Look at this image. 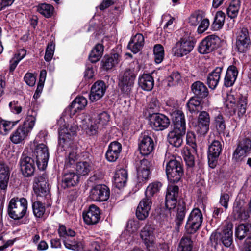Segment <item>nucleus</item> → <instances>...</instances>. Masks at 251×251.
<instances>
[{"label": "nucleus", "instance_id": "nucleus-24", "mask_svg": "<svg viewBox=\"0 0 251 251\" xmlns=\"http://www.w3.org/2000/svg\"><path fill=\"white\" fill-rule=\"evenodd\" d=\"M79 182V176L74 172H64L62 176L61 187L64 189L74 187Z\"/></svg>", "mask_w": 251, "mask_h": 251}, {"label": "nucleus", "instance_id": "nucleus-6", "mask_svg": "<svg viewBox=\"0 0 251 251\" xmlns=\"http://www.w3.org/2000/svg\"><path fill=\"white\" fill-rule=\"evenodd\" d=\"M31 155L39 170L46 169L49 158L48 148L46 145L42 143L37 145L32 149Z\"/></svg>", "mask_w": 251, "mask_h": 251}, {"label": "nucleus", "instance_id": "nucleus-42", "mask_svg": "<svg viewBox=\"0 0 251 251\" xmlns=\"http://www.w3.org/2000/svg\"><path fill=\"white\" fill-rule=\"evenodd\" d=\"M225 20V14L222 11L217 12L214 17V21L212 24V28L217 31L222 28Z\"/></svg>", "mask_w": 251, "mask_h": 251}, {"label": "nucleus", "instance_id": "nucleus-8", "mask_svg": "<svg viewBox=\"0 0 251 251\" xmlns=\"http://www.w3.org/2000/svg\"><path fill=\"white\" fill-rule=\"evenodd\" d=\"M236 46L237 50L244 53L250 48L251 40L248 29L245 27L240 28L236 33Z\"/></svg>", "mask_w": 251, "mask_h": 251}, {"label": "nucleus", "instance_id": "nucleus-7", "mask_svg": "<svg viewBox=\"0 0 251 251\" xmlns=\"http://www.w3.org/2000/svg\"><path fill=\"white\" fill-rule=\"evenodd\" d=\"M203 216L201 210L198 208L194 209L190 213L185 225V229L188 234L195 233L201 227L202 223Z\"/></svg>", "mask_w": 251, "mask_h": 251}, {"label": "nucleus", "instance_id": "nucleus-27", "mask_svg": "<svg viewBox=\"0 0 251 251\" xmlns=\"http://www.w3.org/2000/svg\"><path fill=\"white\" fill-rule=\"evenodd\" d=\"M10 170L8 165L0 161V188L5 191L9 179Z\"/></svg>", "mask_w": 251, "mask_h": 251}, {"label": "nucleus", "instance_id": "nucleus-21", "mask_svg": "<svg viewBox=\"0 0 251 251\" xmlns=\"http://www.w3.org/2000/svg\"><path fill=\"white\" fill-rule=\"evenodd\" d=\"M122 149V145L117 141L110 143L105 153V157L109 162H115L119 158Z\"/></svg>", "mask_w": 251, "mask_h": 251}, {"label": "nucleus", "instance_id": "nucleus-60", "mask_svg": "<svg viewBox=\"0 0 251 251\" xmlns=\"http://www.w3.org/2000/svg\"><path fill=\"white\" fill-rule=\"evenodd\" d=\"M222 232L215 231L212 233L209 240L212 246L216 247L218 245H221Z\"/></svg>", "mask_w": 251, "mask_h": 251}, {"label": "nucleus", "instance_id": "nucleus-59", "mask_svg": "<svg viewBox=\"0 0 251 251\" xmlns=\"http://www.w3.org/2000/svg\"><path fill=\"white\" fill-rule=\"evenodd\" d=\"M78 157L76 152L74 151H70L66 159L65 166L66 168H70L72 165H75Z\"/></svg>", "mask_w": 251, "mask_h": 251}, {"label": "nucleus", "instance_id": "nucleus-39", "mask_svg": "<svg viewBox=\"0 0 251 251\" xmlns=\"http://www.w3.org/2000/svg\"><path fill=\"white\" fill-rule=\"evenodd\" d=\"M119 60V55L118 53H114L111 56H105L101 62L103 68L108 70L117 64Z\"/></svg>", "mask_w": 251, "mask_h": 251}, {"label": "nucleus", "instance_id": "nucleus-52", "mask_svg": "<svg viewBox=\"0 0 251 251\" xmlns=\"http://www.w3.org/2000/svg\"><path fill=\"white\" fill-rule=\"evenodd\" d=\"M152 230L151 225L146 224L140 233L141 238L144 243L149 242L152 239Z\"/></svg>", "mask_w": 251, "mask_h": 251}, {"label": "nucleus", "instance_id": "nucleus-45", "mask_svg": "<svg viewBox=\"0 0 251 251\" xmlns=\"http://www.w3.org/2000/svg\"><path fill=\"white\" fill-rule=\"evenodd\" d=\"M215 126L216 131H217L219 135L222 134L224 136L226 134V133L225 132V130L226 129L225 120L222 115L219 114L217 116L215 117Z\"/></svg>", "mask_w": 251, "mask_h": 251}, {"label": "nucleus", "instance_id": "nucleus-44", "mask_svg": "<svg viewBox=\"0 0 251 251\" xmlns=\"http://www.w3.org/2000/svg\"><path fill=\"white\" fill-rule=\"evenodd\" d=\"M240 3L239 0H232L227 9V14L229 17L233 19L237 17L240 9Z\"/></svg>", "mask_w": 251, "mask_h": 251}, {"label": "nucleus", "instance_id": "nucleus-5", "mask_svg": "<svg viewBox=\"0 0 251 251\" xmlns=\"http://www.w3.org/2000/svg\"><path fill=\"white\" fill-rule=\"evenodd\" d=\"M27 201L24 198L12 199L8 205V212L10 217L15 220L22 219L26 214Z\"/></svg>", "mask_w": 251, "mask_h": 251}, {"label": "nucleus", "instance_id": "nucleus-62", "mask_svg": "<svg viewBox=\"0 0 251 251\" xmlns=\"http://www.w3.org/2000/svg\"><path fill=\"white\" fill-rule=\"evenodd\" d=\"M22 52H23V54H22V56L19 58H18V57L20 55V53H18L15 55L14 57H13L10 61V71L13 72L15 69L16 68V66H17L18 63L19 61L22 59L24 56L25 55V50H22Z\"/></svg>", "mask_w": 251, "mask_h": 251}, {"label": "nucleus", "instance_id": "nucleus-14", "mask_svg": "<svg viewBox=\"0 0 251 251\" xmlns=\"http://www.w3.org/2000/svg\"><path fill=\"white\" fill-rule=\"evenodd\" d=\"M221 151V143L218 140H214L208 148L207 157L209 167L212 168L216 167Z\"/></svg>", "mask_w": 251, "mask_h": 251}, {"label": "nucleus", "instance_id": "nucleus-49", "mask_svg": "<svg viewBox=\"0 0 251 251\" xmlns=\"http://www.w3.org/2000/svg\"><path fill=\"white\" fill-rule=\"evenodd\" d=\"M138 182L141 184L146 183L150 178L151 174V169H137Z\"/></svg>", "mask_w": 251, "mask_h": 251}, {"label": "nucleus", "instance_id": "nucleus-47", "mask_svg": "<svg viewBox=\"0 0 251 251\" xmlns=\"http://www.w3.org/2000/svg\"><path fill=\"white\" fill-rule=\"evenodd\" d=\"M136 76V75L134 73V71L130 69H128L124 72L121 76H120L119 80L134 85Z\"/></svg>", "mask_w": 251, "mask_h": 251}, {"label": "nucleus", "instance_id": "nucleus-15", "mask_svg": "<svg viewBox=\"0 0 251 251\" xmlns=\"http://www.w3.org/2000/svg\"><path fill=\"white\" fill-rule=\"evenodd\" d=\"M35 160L31 156L23 155L20 161L21 171L25 177L33 175L35 170Z\"/></svg>", "mask_w": 251, "mask_h": 251}, {"label": "nucleus", "instance_id": "nucleus-26", "mask_svg": "<svg viewBox=\"0 0 251 251\" xmlns=\"http://www.w3.org/2000/svg\"><path fill=\"white\" fill-rule=\"evenodd\" d=\"M29 132L26 127L20 125L10 135V140L15 144H19L26 138Z\"/></svg>", "mask_w": 251, "mask_h": 251}, {"label": "nucleus", "instance_id": "nucleus-40", "mask_svg": "<svg viewBox=\"0 0 251 251\" xmlns=\"http://www.w3.org/2000/svg\"><path fill=\"white\" fill-rule=\"evenodd\" d=\"M103 52V46L102 44H98L91 50L89 59L92 63L98 62L101 57Z\"/></svg>", "mask_w": 251, "mask_h": 251}, {"label": "nucleus", "instance_id": "nucleus-3", "mask_svg": "<svg viewBox=\"0 0 251 251\" xmlns=\"http://www.w3.org/2000/svg\"><path fill=\"white\" fill-rule=\"evenodd\" d=\"M162 184L155 181L150 183L145 192V197L140 201L136 211L137 218L140 220L146 219L149 216L152 205V198L159 192Z\"/></svg>", "mask_w": 251, "mask_h": 251}, {"label": "nucleus", "instance_id": "nucleus-18", "mask_svg": "<svg viewBox=\"0 0 251 251\" xmlns=\"http://www.w3.org/2000/svg\"><path fill=\"white\" fill-rule=\"evenodd\" d=\"M194 45L195 42L192 41L183 39L177 42L173 49L174 54L178 57L183 56L192 50Z\"/></svg>", "mask_w": 251, "mask_h": 251}, {"label": "nucleus", "instance_id": "nucleus-19", "mask_svg": "<svg viewBox=\"0 0 251 251\" xmlns=\"http://www.w3.org/2000/svg\"><path fill=\"white\" fill-rule=\"evenodd\" d=\"M210 116L204 111H201L198 118V123L196 126V131L201 135H205L209 129Z\"/></svg>", "mask_w": 251, "mask_h": 251}, {"label": "nucleus", "instance_id": "nucleus-57", "mask_svg": "<svg viewBox=\"0 0 251 251\" xmlns=\"http://www.w3.org/2000/svg\"><path fill=\"white\" fill-rule=\"evenodd\" d=\"M186 142L189 145L193 153H196L197 151V145L196 143V136L193 132L188 131L186 135Z\"/></svg>", "mask_w": 251, "mask_h": 251}, {"label": "nucleus", "instance_id": "nucleus-32", "mask_svg": "<svg viewBox=\"0 0 251 251\" xmlns=\"http://www.w3.org/2000/svg\"><path fill=\"white\" fill-rule=\"evenodd\" d=\"M127 177V171L126 169H121L117 171L114 177L115 186L119 189L124 187L126 183Z\"/></svg>", "mask_w": 251, "mask_h": 251}, {"label": "nucleus", "instance_id": "nucleus-58", "mask_svg": "<svg viewBox=\"0 0 251 251\" xmlns=\"http://www.w3.org/2000/svg\"><path fill=\"white\" fill-rule=\"evenodd\" d=\"M109 119L110 116L107 112L103 111L99 114L98 119H96L95 122H97V124H99V126L102 127L103 126L107 124L109 121Z\"/></svg>", "mask_w": 251, "mask_h": 251}, {"label": "nucleus", "instance_id": "nucleus-33", "mask_svg": "<svg viewBox=\"0 0 251 251\" xmlns=\"http://www.w3.org/2000/svg\"><path fill=\"white\" fill-rule=\"evenodd\" d=\"M138 85L143 90L150 91L154 86V79L150 74H144L138 78Z\"/></svg>", "mask_w": 251, "mask_h": 251}, {"label": "nucleus", "instance_id": "nucleus-23", "mask_svg": "<svg viewBox=\"0 0 251 251\" xmlns=\"http://www.w3.org/2000/svg\"><path fill=\"white\" fill-rule=\"evenodd\" d=\"M186 130L180 129V131L176 128L171 131L168 135L169 143L173 146L178 148L183 143V137L185 134Z\"/></svg>", "mask_w": 251, "mask_h": 251}, {"label": "nucleus", "instance_id": "nucleus-16", "mask_svg": "<svg viewBox=\"0 0 251 251\" xmlns=\"http://www.w3.org/2000/svg\"><path fill=\"white\" fill-rule=\"evenodd\" d=\"M154 142L152 139L147 134H142L139 139V149L143 156L150 155L154 150Z\"/></svg>", "mask_w": 251, "mask_h": 251}, {"label": "nucleus", "instance_id": "nucleus-56", "mask_svg": "<svg viewBox=\"0 0 251 251\" xmlns=\"http://www.w3.org/2000/svg\"><path fill=\"white\" fill-rule=\"evenodd\" d=\"M231 195V193L227 190H226L225 191H222L221 192L219 202L226 209L228 208V202Z\"/></svg>", "mask_w": 251, "mask_h": 251}, {"label": "nucleus", "instance_id": "nucleus-64", "mask_svg": "<svg viewBox=\"0 0 251 251\" xmlns=\"http://www.w3.org/2000/svg\"><path fill=\"white\" fill-rule=\"evenodd\" d=\"M54 48V45L52 43L49 44L47 46L44 56L45 60L46 61L49 62L51 60L53 55Z\"/></svg>", "mask_w": 251, "mask_h": 251}, {"label": "nucleus", "instance_id": "nucleus-51", "mask_svg": "<svg viewBox=\"0 0 251 251\" xmlns=\"http://www.w3.org/2000/svg\"><path fill=\"white\" fill-rule=\"evenodd\" d=\"M37 10L45 17L49 18L53 14L54 7L49 4L42 3L38 6Z\"/></svg>", "mask_w": 251, "mask_h": 251}, {"label": "nucleus", "instance_id": "nucleus-25", "mask_svg": "<svg viewBox=\"0 0 251 251\" xmlns=\"http://www.w3.org/2000/svg\"><path fill=\"white\" fill-rule=\"evenodd\" d=\"M172 121L174 124V128L186 130V123L185 116L183 112L180 110H175L171 114Z\"/></svg>", "mask_w": 251, "mask_h": 251}, {"label": "nucleus", "instance_id": "nucleus-13", "mask_svg": "<svg viewBox=\"0 0 251 251\" xmlns=\"http://www.w3.org/2000/svg\"><path fill=\"white\" fill-rule=\"evenodd\" d=\"M109 196V189L105 185H97L92 188L90 192V198L94 201H106Z\"/></svg>", "mask_w": 251, "mask_h": 251}, {"label": "nucleus", "instance_id": "nucleus-17", "mask_svg": "<svg viewBox=\"0 0 251 251\" xmlns=\"http://www.w3.org/2000/svg\"><path fill=\"white\" fill-rule=\"evenodd\" d=\"M100 208L94 204L90 205L86 212H83V217L85 222L88 225H94L98 223L100 218Z\"/></svg>", "mask_w": 251, "mask_h": 251}, {"label": "nucleus", "instance_id": "nucleus-2", "mask_svg": "<svg viewBox=\"0 0 251 251\" xmlns=\"http://www.w3.org/2000/svg\"><path fill=\"white\" fill-rule=\"evenodd\" d=\"M179 187L170 185L168 187L165 197V206L169 210L174 209L177 205L175 219L176 228L178 230L181 226L186 214V206L183 201H178Z\"/></svg>", "mask_w": 251, "mask_h": 251}, {"label": "nucleus", "instance_id": "nucleus-28", "mask_svg": "<svg viewBox=\"0 0 251 251\" xmlns=\"http://www.w3.org/2000/svg\"><path fill=\"white\" fill-rule=\"evenodd\" d=\"M222 70L223 67H217L208 75L207 84L210 89L214 90L217 86L220 80Z\"/></svg>", "mask_w": 251, "mask_h": 251}, {"label": "nucleus", "instance_id": "nucleus-10", "mask_svg": "<svg viewBox=\"0 0 251 251\" xmlns=\"http://www.w3.org/2000/svg\"><path fill=\"white\" fill-rule=\"evenodd\" d=\"M251 151V140L248 138L240 139L237 148L233 154V159L239 161L247 156Z\"/></svg>", "mask_w": 251, "mask_h": 251}, {"label": "nucleus", "instance_id": "nucleus-36", "mask_svg": "<svg viewBox=\"0 0 251 251\" xmlns=\"http://www.w3.org/2000/svg\"><path fill=\"white\" fill-rule=\"evenodd\" d=\"M92 169L93 163L90 160L79 161L76 165V171L80 175H87Z\"/></svg>", "mask_w": 251, "mask_h": 251}, {"label": "nucleus", "instance_id": "nucleus-53", "mask_svg": "<svg viewBox=\"0 0 251 251\" xmlns=\"http://www.w3.org/2000/svg\"><path fill=\"white\" fill-rule=\"evenodd\" d=\"M153 53L155 62L157 64L161 63L164 58V55L163 47L160 44L155 45L153 49Z\"/></svg>", "mask_w": 251, "mask_h": 251}, {"label": "nucleus", "instance_id": "nucleus-12", "mask_svg": "<svg viewBox=\"0 0 251 251\" xmlns=\"http://www.w3.org/2000/svg\"><path fill=\"white\" fill-rule=\"evenodd\" d=\"M76 128L75 126H71L70 127H61L58 129L59 139L58 144L63 148L70 145L73 138L75 136Z\"/></svg>", "mask_w": 251, "mask_h": 251}, {"label": "nucleus", "instance_id": "nucleus-41", "mask_svg": "<svg viewBox=\"0 0 251 251\" xmlns=\"http://www.w3.org/2000/svg\"><path fill=\"white\" fill-rule=\"evenodd\" d=\"M193 241L190 236H183L179 243L177 251H193Z\"/></svg>", "mask_w": 251, "mask_h": 251}, {"label": "nucleus", "instance_id": "nucleus-31", "mask_svg": "<svg viewBox=\"0 0 251 251\" xmlns=\"http://www.w3.org/2000/svg\"><path fill=\"white\" fill-rule=\"evenodd\" d=\"M235 235L240 240H242L246 237H251V224L248 223L239 224L236 227Z\"/></svg>", "mask_w": 251, "mask_h": 251}, {"label": "nucleus", "instance_id": "nucleus-4", "mask_svg": "<svg viewBox=\"0 0 251 251\" xmlns=\"http://www.w3.org/2000/svg\"><path fill=\"white\" fill-rule=\"evenodd\" d=\"M165 171L168 180L173 183L179 182L184 175L181 162L179 158L174 157L167 162Z\"/></svg>", "mask_w": 251, "mask_h": 251}, {"label": "nucleus", "instance_id": "nucleus-1", "mask_svg": "<svg viewBox=\"0 0 251 251\" xmlns=\"http://www.w3.org/2000/svg\"><path fill=\"white\" fill-rule=\"evenodd\" d=\"M47 181V176L44 173L34 179L33 187L38 200L32 203V209L34 215L36 217H41L45 213V208L42 201L48 200L50 197Z\"/></svg>", "mask_w": 251, "mask_h": 251}, {"label": "nucleus", "instance_id": "nucleus-48", "mask_svg": "<svg viewBox=\"0 0 251 251\" xmlns=\"http://www.w3.org/2000/svg\"><path fill=\"white\" fill-rule=\"evenodd\" d=\"M247 98L246 96H240L239 98L236 110L239 117H242L246 112Z\"/></svg>", "mask_w": 251, "mask_h": 251}, {"label": "nucleus", "instance_id": "nucleus-50", "mask_svg": "<svg viewBox=\"0 0 251 251\" xmlns=\"http://www.w3.org/2000/svg\"><path fill=\"white\" fill-rule=\"evenodd\" d=\"M233 214L235 219L244 221L247 220L249 218V215L250 214L248 210L246 211L238 206H234Z\"/></svg>", "mask_w": 251, "mask_h": 251}, {"label": "nucleus", "instance_id": "nucleus-29", "mask_svg": "<svg viewBox=\"0 0 251 251\" xmlns=\"http://www.w3.org/2000/svg\"><path fill=\"white\" fill-rule=\"evenodd\" d=\"M144 44V37L142 34L138 33L131 39L127 47L133 53H136L142 49Z\"/></svg>", "mask_w": 251, "mask_h": 251}, {"label": "nucleus", "instance_id": "nucleus-63", "mask_svg": "<svg viewBox=\"0 0 251 251\" xmlns=\"http://www.w3.org/2000/svg\"><path fill=\"white\" fill-rule=\"evenodd\" d=\"M139 227L140 225L138 220L130 219L126 224V230L132 232L136 231Z\"/></svg>", "mask_w": 251, "mask_h": 251}, {"label": "nucleus", "instance_id": "nucleus-20", "mask_svg": "<svg viewBox=\"0 0 251 251\" xmlns=\"http://www.w3.org/2000/svg\"><path fill=\"white\" fill-rule=\"evenodd\" d=\"M106 85L103 81L98 80L92 86L89 99L92 102L96 101L102 97L106 90Z\"/></svg>", "mask_w": 251, "mask_h": 251}, {"label": "nucleus", "instance_id": "nucleus-11", "mask_svg": "<svg viewBox=\"0 0 251 251\" xmlns=\"http://www.w3.org/2000/svg\"><path fill=\"white\" fill-rule=\"evenodd\" d=\"M149 125L155 131H162L167 128L170 124V119L160 113H153L149 117Z\"/></svg>", "mask_w": 251, "mask_h": 251}, {"label": "nucleus", "instance_id": "nucleus-22", "mask_svg": "<svg viewBox=\"0 0 251 251\" xmlns=\"http://www.w3.org/2000/svg\"><path fill=\"white\" fill-rule=\"evenodd\" d=\"M192 92L194 94L193 97L203 100L206 98L209 91L206 85L200 81H197L192 83L191 86Z\"/></svg>", "mask_w": 251, "mask_h": 251}, {"label": "nucleus", "instance_id": "nucleus-61", "mask_svg": "<svg viewBox=\"0 0 251 251\" xmlns=\"http://www.w3.org/2000/svg\"><path fill=\"white\" fill-rule=\"evenodd\" d=\"M86 251H101V245L99 241L92 240L87 243V247H84Z\"/></svg>", "mask_w": 251, "mask_h": 251}, {"label": "nucleus", "instance_id": "nucleus-38", "mask_svg": "<svg viewBox=\"0 0 251 251\" xmlns=\"http://www.w3.org/2000/svg\"><path fill=\"white\" fill-rule=\"evenodd\" d=\"M37 115V113L35 110L32 109L29 110L27 113V116L22 126L30 131L35 125Z\"/></svg>", "mask_w": 251, "mask_h": 251}, {"label": "nucleus", "instance_id": "nucleus-30", "mask_svg": "<svg viewBox=\"0 0 251 251\" xmlns=\"http://www.w3.org/2000/svg\"><path fill=\"white\" fill-rule=\"evenodd\" d=\"M233 225L228 223L222 232L221 244L226 247H229L233 243Z\"/></svg>", "mask_w": 251, "mask_h": 251}, {"label": "nucleus", "instance_id": "nucleus-9", "mask_svg": "<svg viewBox=\"0 0 251 251\" xmlns=\"http://www.w3.org/2000/svg\"><path fill=\"white\" fill-rule=\"evenodd\" d=\"M220 42V38L218 36L208 35L200 43L198 51L201 54L210 53L219 47Z\"/></svg>", "mask_w": 251, "mask_h": 251}, {"label": "nucleus", "instance_id": "nucleus-46", "mask_svg": "<svg viewBox=\"0 0 251 251\" xmlns=\"http://www.w3.org/2000/svg\"><path fill=\"white\" fill-rule=\"evenodd\" d=\"M18 121H10L2 120L0 121V132L1 134L7 135Z\"/></svg>", "mask_w": 251, "mask_h": 251}, {"label": "nucleus", "instance_id": "nucleus-54", "mask_svg": "<svg viewBox=\"0 0 251 251\" xmlns=\"http://www.w3.org/2000/svg\"><path fill=\"white\" fill-rule=\"evenodd\" d=\"M118 86L121 93L124 96H129L132 92L134 85L119 80Z\"/></svg>", "mask_w": 251, "mask_h": 251}, {"label": "nucleus", "instance_id": "nucleus-43", "mask_svg": "<svg viewBox=\"0 0 251 251\" xmlns=\"http://www.w3.org/2000/svg\"><path fill=\"white\" fill-rule=\"evenodd\" d=\"M63 243L67 249L73 251H78L84 249V245L80 241L70 240L68 238L63 239Z\"/></svg>", "mask_w": 251, "mask_h": 251}, {"label": "nucleus", "instance_id": "nucleus-37", "mask_svg": "<svg viewBox=\"0 0 251 251\" xmlns=\"http://www.w3.org/2000/svg\"><path fill=\"white\" fill-rule=\"evenodd\" d=\"M202 100L196 97H191L186 104L187 109L192 114L198 113L202 109V106L201 105Z\"/></svg>", "mask_w": 251, "mask_h": 251}, {"label": "nucleus", "instance_id": "nucleus-55", "mask_svg": "<svg viewBox=\"0 0 251 251\" xmlns=\"http://www.w3.org/2000/svg\"><path fill=\"white\" fill-rule=\"evenodd\" d=\"M191 149H187L184 152V159L186 162V165L190 168H192L195 165V157L194 154Z\"/></svg>", "mask_w": 251, "mask_h": 251}, {"label": "nucleus", "instance_id": "nucleus-34", "mask_svg": "<svg viewBox=\"0 0 251 251\" xmlns=\"http://www.w3.org/2000/svg\"><path fill=\"white\" fill-rule=\"evenodd\" d=\"M238 74L237 68L233 65L230 66L226 71L224 79V85L226 87L232 86L236 80Z\"/></svg>", "mask_w": 251, "mask_h": 251}, {"label": "nucleus", "instance_id": "nucleus-35", "mask_svg": "<svg viewBox=\"0 0 251 251\" xmlns=\"http://www.w3.org/2000/svg\"><path fill=\"white\" fill-rule=\"evenodd\" d=\"M87 104V100L83 96L77 97L70 106L71 113L74 114L77 111L82 110Z\"/></svg>", "mask_w": 251, "mask_h": 251}]
</instances>
